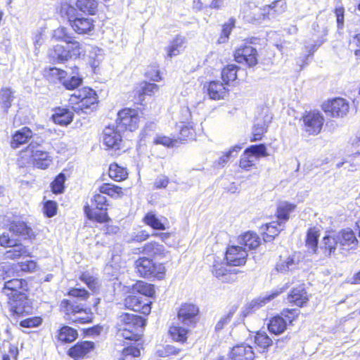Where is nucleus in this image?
I'll return each mask as SVG.
<instances>
[{"label": "nucleus", "mask_w": 360, "mask_h": 360, "mask_svg": "<svg viewBox=\"0 0 360 360\" xmlns=\"http://www.w3.org/2000/svg\"><path fill=\"white\" fill-rule=\"evenodd\" d=\"M86 47V53L88 52L89 63L92 68H96L103 59V50L98 47L91 46L82 43Z\"/></svg>", "instance_id": "34"}, {"label": "nucleus", "mask_w": 360, "mask_h": 360, "mask_svg": "<svg viewBox=\"0 0 360 360\" xmlns=\"http://www.w3.org/2000/svg\"><path fill=\"white\" fill-rule=\"evenodd\" d=\"M286 8V2L285 0H276L273 1L271 4L266 6L264 8V11L266 9L268 10V13L271 14L270 12H272L275 14H280L285 11Z\"/></svg>", "instance_id": "56"}, {"label": "nucleus", "mask_w": 360, "mask_h": 360, "mask_svg": "<svg viewBox=\"0 0 360 360\" xmlns=\"http://www.w3.org/2000/svg\"><path fill=\"white\" fill-rule=\"evenodd\" d=\"M159 89V86L153 83L143 82L141 84L140 89L138 91L139 94V101L142 102L144 96H152Z\"/></svg>", "instance_id": "51"}, {"label": "nucleus", "mask_w": 360, "mask_h": 360, "mask_svg": "<svg viewBox=\"0 0 360 360\" xmlns=\"http://www.w3.org/2000/svg\"><path fill=\"white\" fill-rule=\"evenodd\" d=\"M212 274L223 282H230L234 279L231 278L232 274L228 273L226 267L222 264H214L212 267Z\"/></svg>", "instance_id": "47"}, {"label": "nucleus", "mask_w": 360, "mask_h": 360, "mask_svg": "<svg viewBox=\"0 0 360 360\" xmlns=\"http://www.w3.org/2000/svg\"><path fill=\"white\" fill-rule=\"evenodd\" d=\"M241 147L240 146H234L228 152L225 153L219 158L217 164L221 167H224L225 164L229 161L231 157H235L237 155Z\"/></svg>", "instance_id": "58"}, {"label": "nucleus", "mask_w": 360, "mask_h": 360, "mask_svg": "<svg viewBox=\"0 0 360 360\" xmlns=\"http://www.w3.org/2000/svg\"><path fill=\"white\" fill-rule=\"evenodd\" d=\"M108 201L106 197L101 193H95L91 199V205L86 204L84 211L90 220L99 223L107 222L110 218L107 213Z\"/></svg>", "instance_id": "5"}, {"label": "nucleus", "mask_w": 360, "mask_h": 360, "mask_svg": "<svg viewBox=\"0 0 360 360\" xmlns=\"http://www.w3.org/2000/svg\"><path fill=\"white\" fill-rule=\"evenodd\" d=\"M135 266L139 275L144 278H157L161 279L165 274L162 264L155 263L151 259L140 257L135 262Z\"/></svg>", "instance_id": "6"}, {"label": "nucleus", "mask_w": 360, "mask_h": 360, "mask_svg": "<svg viewBox=\"0 0 360 360\" xmlns=\"http://www.w3.org/2000/svg\"><path fill=\"white\" fill-rule=\"evenodd\" d=\"M297 315V310L295 309L283 310L281 316H275L269 319L267 323L269 331L277 335L283 333L287 328V321L291 323Z\"/></svg>", "instance_id": "8"}, {"label": "nucleus", "mask_w": 360, "mask_h": 360, "mask_svg": "<svg viewBox=\"0 0 360 360\" xmlns=\"http://www.w3.org/2000/svg\"><path fill=\"white\" fill-rule=\"evenodd\" d=\"M49 57L55 63H63L70 59H77L86 55V47L81 42L66 44L65 46L57 44L51 48Z\"/></svg>", "instance_id": "4"}, {"label": "nucleus", "mask_w": 360, "mask_h": 360, "mask_svg": "<svg viewBox=\"0 0 360 360\" xmlns=\"http://www.w3.org/2000/svg\"><path fill=\"white\" fill-rule=\"evenodd\" d=\"M146 326V320L141 316L122 313L117 318V335L126 340H140Z\"/></svg>", "instance_id": "2"}, {"label": "nucleus", "mask_w": 360, "mask_h": 360, "mask_svg": "<svg viewBox=\"0 0 360 360\" xmlns=\"http://www.w3.org/2000/svg\"><path fill=\"white\" fill-rule=\"evenodd\" d=\"M319 233L315 228H311L308 230L306 237V246L308 250L314 254H318L319 248L318 247Z\"/></svg>", "instance_id": "37"}, {"label": "nucleus", "mask_w": 360, "mask_h": 360, "mask_svg": "<svg viewBox=\"0 0 360 360\" xmlns=\"http://www.w3.org/2000/svg\"><path fill=\"white\" fill-rule=\"evenodd\" d=\"M247 250L240 245H231L226 249L225 259L230 266H241L246 262Z\"/></svg>", "instance_id": "15"}, {"label": "nucleus", "mask_w": 360, "mask_h": 360, "mask_svg": "<svg viewBox=\"0 0 360 360\" xmlns=\"http://www.w3.org/2000/svg\"><path fill=\"white\" fill-rule=\"evenodd\" d=\"M280 292H274L268 296L252 300L249 304V308L252 310H256V309H259V307L266 304L270 300L275 298Z\"/></svg>", "instance_id": "57"}, {"label": "nucleus", "mask_w": 360, "mask_h": 360, "mask_svg": "<svg viewBox=\"0 0 360 360\" xmlns=\"http://www.w3.org/2000/svg\"><path fill=\"white\" fill-rule=\"evenodd\" d=\"M8 300L11 311L13 314L20 316L32 311V306L25 293L9 297Z\"/></svg>", "instance_id": "14"}, {"label": "nucleus", "mask_w": 360, "mask_h": 360, "mask_svg": "<svg viewBox=\"0 0 360 360\" xmlns=\"http://www.w3.org/2000/svg\"><path fill=\"white\" fill-rule=\"evenodd\" d=\"M72 21L70 26L76 33L79 34H89L94 28V20L90 18L79 17Z\"/></svg>", "instance_id": "25"}, {"label": "nucleus", "mask_w": 360, "mask_h": 360, "mask_svg": "<svg viewBox=\"0 0 360 360\" xmlns=\"http://www.w3.org/2000/svg\"><path fill=\"white\" fill-rule=\"evenodd\" d=\"M323 109L332 117H343L349 111V103L344 98H336L323 104Z\"/></svg>", "instance_id": "18"}, {"label": "nucleus", "mask_w": 360, "mask_h": 360, "mask_svg": "<svg viewBox=\"0 0 360 360\" xmlns=\"http://www.w3.org/2000/svg\"><path fill=\"white\" fill-rule=\"evenodd\" d=\"M271 117H268L267 120L262 122L259 120H257L254 125L252 131V141H256L262 139L263 134L266 131L268 123L271 122Z\"/></svg>", "instance_id": "44"}, {"label": "nucleus", "mask_w": 360, "mask_h": 360, "mask_svg": "<svg viewBox=\"0 0 360 360\" xmlns=\"http://www.w3.org/2000/svg\"><path fill=\"white\" fill-rule=\"evenodd\" d=\"M303 130L309 135L319 134L323 127L324 118L319 112L310 111L302 116Z\"/></svg>", "instance_id": "12"}, {"label": "nucleus", "mask_w": 360, "mask_h": 360, "mask_svg": "<svg viewBox=\"0 0 360 360\" xmlns=\"http://www.w3.org/2000/svg\"><path fill=\"white\" fill-rule=\"evenodd\" d=\"M60 13L63 17L67 18L70 25L73 22L72 20H77L79 18L77 9L74 6L67 4L62 5Z\"/></svg>", "instance_id": "53"}, {"label": "nucleus", "mask_w": 360, "mask_h": 360, "mask_svg": "<svg viewBox=\"0 0 360 360\" xmlns=\"http://www.w3.org/2000/svg\"><path fill=\"white\" fill-rule=\"evenodd\" d=\"M53 38L58 41H65L66 44H72V42H79L75 39L68 30L65 27H60L56 29L53 33Z\"/></svg>", "instance_id": "45"}, {"label": "nucleus", "mask_w": 360, "mask_h": 360, "mask_svg": "<svg viewBox=\"0 0 360 360\" xmlns=\"http://www.w3.org/2000/svg\"><path fill=\"white\" fill-rule=\"evenodd\" d=\"M109 176L116 181H121L127 178L128 173L126 168L112 163L109 167Z\"/></svg>", "instance_id": "41"}, {"label": "nucleus", "mask_w": 360, "mask_h": 360, "mask_svg": "<svg viewBox=\"0 0 360 360\" xmlns=\"http://www.w3.org/2000/svg\"><path fill=\"white\" fill-rule=\"evenodd\" d=\"M32 139V141H39L41 139L37 137V139L34 140L35 137L32 130L27 127H24L14 133L12 136L11 146L12 148L15 149L20 146L26 143Z\"/></svg>", "instance_id": "23"}, {"label": "nucleus", "mask_w": 360, "mask_h": 360, "mask_svg": "<svg viewBox=\"0 0 360 360\" xmlns=\"http://www.w3.org/2000/svg\"><path fill=\"white\" fill-rule=\"evenodd\" d=\"M153 143L155 145H162L167 148H172L177 143V139L162 134H157Z\"/></svg>", "instance_id": "55"}, {"label": "nucleus", "mask_w": 360, "mask_h": 360, "mask_svg": "<svg viewBox=\"0 0 360 360\" xmlns=\"http://www.w3.org/2000/svg\"><path fill=\"white\" fill-rule=\"evenodd\" d=\"M204 88H207V94L212 100L222 99L227 93L224 84L219 81H212Z\"/></svg>", "instance_id": "28"}, {"label": "nucleus", "mask_w": 360, "mask_h": 360, "mask_svg": "<svg viewBox=\"0 0 360 360\" xmlns=\"http://www.w3.org/2000/svg\"><path fill=\"white\" fill-rule=\"evenodd\" d=\"M44 142L43 139L32 141L27 148V152L31 153V158L34 165L39 169H46L52 162V157L49 153L41 150L39 147Z\"/></svg>", "instance_id": "7"}, {"label": "nucleus", "mask_w": 360, "mask_h": 360, "mask_svg": "<svg viewBox=\"0 0 360 360\" xmlns=\"http://www.w3.org/2000/svg\"><path fill=\"white\" fill-rule=\"evenodd\" d=\"M69 298L64 299L60 302L61 311L65 313L69 319L81 323H90L93 315L91 309L86 307L85 302L89 297V293L84 288H72L68 294Z\"/></svg>", "instance_id": "1"}, {"label": "nucleus", "mask_w": 360, "mask_h": 360, "mask_svg": "<svg viewBox=\"0 0 360 360\" xmlns=\"http://www.w3.org/2000/svg\"><path fill=\"white\" fill-rule=\"evenodd\" d=\"M240 246L248 251L254 250L260 244L259 237L254 232L248 231L238 238Z\"/></svg>", "instance_id": "29"}, {"label": "nucleus", "mask_w": 360, "mask_h": 360, "mask_svg": "<svg viewBox=\"0 0 360 360\" xmlns=\"http://www.w3.org/2000/svg\"><path fill=\"white\" fill-rule=\"evenodd\" d=\"M134 289L138 292L139 295L143 297H153L155 293L154 286L151 284L139 281L134 285Z\"/></svg>", "instance_id": "52"}, {"label": "nucleus", "mask_w": 360, "mask_h": 360, "mask_svg": "<svg viewBox=\"0 0 360 360\" xmlns=\"http://www.w3.org/2000/svg\"><path fill=\"white\" fill-rule=\"evenodd\" d=\"M122 132L116 125L112 124L106 127L103 131L102 141L103 145L108 149L115 150L122 149L124 148Z\"/></svg>", "instance_id": "11"}, {"label": "nucleus", "mask_w": 360, "mask_h": 360, "mask_svg": "<svg viewBox=\"0 0 360 360\" xmlns=\"http://www.w3.org/2000/svg\"><path fill=\"white\" fill-rule=\"evenodd\" d=\"M5 258L8 259L16 260L21 257H31V252L30 250L22 243H18L17 241L15 245L10 247L4 254Z\"/></svg>", "instance_id": "26"}, {"label": "nucleus", "mask_w": 360, "mask_h": 360, "mask_svg": "<svg viewBox=\"0 0 360 360\" xmlns=\"http://www.w3.org/2000/svg\"><path fill=\"white\" fill-rule=\"evenodd\" d=\"M82 78L78 76H71L68 79H64L62 82L63 85L65 87V89L69 90H73L77 88L79 86L82 84Z\"/></svg>", "instance_id": "61"}, {"label": "nucleus", "mask_w": 360, "mask_h": 360, "mask_svg": "<svg viewBox=\"0 0 360 360\" xmlns=\"http://www.w3.org/2000/svg\"><path fill=\"white\" fill-rule=\"evenodd\" d=\"M37 267V264L33 260H27L25 262H20L14 266L16 271H22L23 272H32Z\"/></svg>", "instance_id": "63"}, {"label": "nucleus", "mask_w": 360, "mask_h": 360, "mask_svg": "<svg viewBox=\"0 0 360 360\" xmlns=\"http://www.w3.org/2000/svg\"><path fill=\"white\" fill-rule=\"evenodd\" d=\"M13 92L10 88H2L0 91V105L5 112L11 108L12 101H13Z\"/></svg>", "instance_id": "46"}, {"label": "nucleus", "mask_w": 360, "mask_h": 360, "mask_svg": "<svg viewBox=\"0 0 360 360\" xmlns=\"http://www.w3.org/2000/svg\"><path fill=\"white\" fill-rule=\"evenodd\" d=\"M66 177L63 173H60L51 184L52 191L54 193H61L64 190V184Z\"/></svg>", "instance_id": "59"}, {"label": "nucleus", "mask_w": 360, "mask_h": 360, "mask_svg": "<svg viewBox=\"0 0 360 360\" xmlns=\"http://www.w3.org/2000/svg\"><path fill=\"white\" fill-rule=\"evenodd\" d=\"M94 348V343L91 341H81L70 347L68 354L75 360L84 358Z\"/></svg>", "instance_id": "24"}, {"label": "nucleus", "mask_w": 360, "mask_h": 360, "mask_svg": "<svg viewBox=\"0 0 360 360\" xmlns=\"http://www.w3.org/2000/svg\"><path fill=\"white\" fill-rule=\"evenodd\" d=\"M295 208V205L287 202H281L277 207L278 225L282 226L289 219V214Z\"/></svg>", "instance_id": "32"}, {"label": "nucleus", "mask_w": 360, "mask_h": 360, "mask_svg": "<svg viewBox=\"0 0 360 360\" xmlns=\"http://www.w3.org/2000/svg\"><path fill=\"white\" fill-rule=\"evenodd\" d=\"M76 6L81 12L88 15H95L98 11L97 0H76Z\"/></svg>", "instance_id": "36"}, {"label": "nucleus", "mask_w": 360, "mask_h": 360, "mask_svg": "<svg viewBox=\"0 0 360 360\" xmlns=\"http://www.w3.org/2000/svg\"><path fill=\"white\" fill-rule=\"evenodd\" d=\"M98 191L102 194H107L115 198H120L123 195L122 188L121 187L110 184H103L99 186Z\"/></svg>", "instance_id": "43"}, {"label": "nucleus", "mask_w": 360, "mask_h": 360, "mask_svg": "<svg viewBox=\"0 0 360 360\" xmlns=\"http://www.w3.org/2000/svg\"><path fill=\"white\" fill-rule=\"evenodd\" d=\"M267 155L266 148L264 144L251 146L246 148L241 155L240 167L249 170L251 167L255 165L259 158L266 157Z\"/></svg>", "instance_id": "9"}, {"label": "nucleus", "mask_w": 360, "mask_h": 360, "mask_svg": "<svg viewBox=\"0 0 360 360\" xmlns=\"http://www.w3.org/2000/svg\"><path fill=\"white\" fill-rule=\"evenodd\" d=\"M199 313L198 307L193 304H183L178 311V320L184 326L194 327L197 323V316Z\"/></svg>", "instance_id": "13"}, {"label": "nucleus", "mask_w": 360, "mask_h": 360, "mask_svg": "<svg viewBox=\"0 0 360 360\" xmlns=\"http://www.w3.org/2000/svg\"><path fill=\"white\" fill-rule=\"evenodd\" d=\"M184 43V37L179 35L176 36L169 42V44L165 49L167 52V57L172 58L174 56L179 55L184 49L183 46Z\"/></svg>", "instance_id": "33"}, {"label": "nucleus", "mask_w": 360, "mask_h": 360, "mask_svg": "<svg viewBox=\"0 0 360 360\" xmlns=\"http://www.w3.org/2000/svg\"><path fill=\"white\" fill-rule=\"evenodd\" d=\"M143 252L150 256H158L164 257L167 252L165 247L156 242H151L146 244L143 248Z\"/></svg>", "instance_id": "38"}, {"label": "nucleus", "mask_w": 360, "mask_h": 360, "mask_svg": "<svg viewBox=\"0 0 360 360\" xmlns=\"http://www.w3.org/2000/svg\"><path fill=\"white\" fill-rule=\"evenodd\" d=\"M229 359L231 360H254L255 353L251 346L243 343L232 348Z\"/></svg>", "instance_id": "22"}, {"label": "nucleus", "mask_w": 360, "mask_h": 360, "mask_svg": "<svg viewBox=\"0 0 360 360\" xmlns=\"http://www.w3.org/2000/svg\"><path fill=\"white\" fill-rule=\"evenodd\" d=\"M255 342L262 349V352H264L273 342L265 332H257L255 336Z\"/></svg>", "instance_id": "50"}, {"label": "nucleus", "mask_w": 360, "mask_h": 360, "mask_svg": "<svg viewBox=\"0 0 360 360\" xmlns=\"http://www.w3.org/2000/svg\"><path fill=\"white\" fill-rule=\"evenodd\" d=\"M141 352L139 348L129 346L123 349L122 360H135L134 358L139 356Z\"/></svg>", "instance_id": "62"}, {"label": "nucleus", "mask_w": 360, "mask_h": 360, "mask_svg": "<svg viewBox=\"0 0 360 360\" xmlns=\"http://www.w3.org/2000/svg\"><path fill=\"white\" fill-rule=\"evenodd\" d=\"M53 121L58 124L66 126L73 120V113L66 108H57L52 115Z\"/></svg>", "instance_id": "31"}, {"label": "nucleus", "mask_w": 360, "mask_h": 360, "mask_svg": "<svg viewBox=\"0 0 360 360\" xmlns=\"http://www.w3.org/2000/svg\"><path fill=\"white\" fill-rule=\"evenodd\" d=\"M298 268V260L294 257L289 256L285 259H280L276 265V270L282 274L293 271Z\"/></svg>", "instance_id": "35"}, {"label": "nucleus", "mask_w": 360, "mask_h": 360, "mask_svg": "<svg viewBox=\"0 0 360 360\" xmlns=\"http://www.w3.org/2000/svg\"><path fill=\"white\" fill-rule=\"evenodd\" d=\"M188 331L189 330L185 327L172 326L169 328V333L173 340L183 343L187 340Z\"/></svg>", "instance_id": "39"}, {"label": "nucleus", "mask_w": 360, "mask_h": 360, "mask_svg": "<svg viewBox=\"0 0 360 360\" xmlns=\"http://www.w3.org/2000/svg\"><path fill=\"white\" fill-rule=\"evenodd\" d=\"M235 60L238 63H245L248 67H253L257 63V51L251 46H245L238 49L234 54Z\"/></svg>", "instance_id": "17"}, {"label": "nucleus", "mask_w": 360, "mask_h": 360, "mask_svg": "<svg viewBox=\"0 0 360 360\" xmlns=\"http://www.w3.org/2000/svg\"><path fill=\"white\" fill-rule=\"evenodd\" d=\"M236 309L232 308L229 313L224 316L221 317L219 321L217 323L215 330L219 331L224 328L231 321L233 314L236 312Z\"/></svg>", "instance_id": "64"}, {"label": "nucleus", "mask_w": 360, "mask_h": 360, "mask_svg": "<svg viewBox=\"0 0 360 360\" xmlns=\"http://www.w3.org/2000/svg\"><path fill=\"white\" fill-rule=\"evenodd\" d=\"M124 305L127 309L148 314L150 311V302L141 295H129L124 300Z\"/></svg>", "instance_id": "16"}, {"label": "nucleus", "mask_w": 360, "mask_h": 360, "mask_svg": "<svg viewBox=\"0 0 360 360\" xmlns=\"http://www.w3.org/2000/svg\"><path fill=\"white\" fill-rule=\"evenodd\" d=\"M8 226L9 231L22 239L31 238L34 235L32 228L20 219L13 220Z\"/></svg>", "instance_id": "21"}, {"label": "nucleus", "mask_w": 360, "mask_h": 360, "mask_svg": "<svg viewBox=\"0 0 360 360\" xmlns=\"http://www.w3.org/2000/svg\"><path fill=\"white\" fill-rule=\"evenodd\" d=\"M237 70L238 67L233 64L228 65L222 70L221 78L225 84H229L230 82L237 79Z\"/></svg>", "instance_id": "49"}, {"label": "nucleus", "mask_w": 360, "mask_h": 360, "mask_svg": "<svg viewBox=\"0 0 360 360\" xmlns=\"http://www.w3.org/2000/svg\"><path fill=\"white\" fill-rule=\"evenodd\" d=\"M143 222L150 226L153 229L164 231L166 229V226L164 223L157 217L156 214L153 212H148L143 217Z\"/></svg>", "instance_id": "40"}, {"label": "nucleus", "mask_w": 360, "mask_h": 360, "mask_svg": "<svg viewBox=\"0 0 360 360\" xmlns=\"http://www.w3.org/2000/svg\"><path fill=\"white\" fill-rule=\"evenodd\" d=\"M338 245V240L335 236H326L323 238L319 250L322 252L324 257H328L335 255Z\"/></svg>", "instance_id": "30"}, {"label": "nucleus", "mask_w": 360, "mask_h": 360, "mask_svg": "<svg viewBox=\"0 0 360 360\" xmlns=\"http://www.w3.org/2000/svg\"><path fill=\"white\" fill-rule=\"evenodd\" d=\"M139 120L137 110L125 108L118 112L116 126L122 131L125 130L133 131L139 127Z\"/></svg>", "instance_id": "10"}, {"label": "nucleus", "mask_w": 360, "mask_h": 360, "mask_svg": "<svg viewBox=\"0 0 360 360\" xmlns=\"http://www.w3.org/2000/svg\"><path fill=\"white\" fill-rule=\"evenodd\" d=\"M266 233L264 236V241H271L284 229V225L279 226L277 221H272L265 225Z\"/></svg>", "instance_id": "48"}, {"label": "nucleus", "mask_w": 360, "mask_h": 360, "mask_svg": "<svg viewBox=\"0 0 360 360\" xmlns=\"http://www.w3.org/2000/svg\"><path fill=\"white\" fill-rule=\"evenodd\" d=\"M98 98L94 90L84 87L77 90L70 98L72 110L79 115L89 114L97 106Z\"/></svg>", "instance_id": "3"}, {"label": "nucleus", "mask_w": 360, "mask_h": 360, "mask_svg": "<svg viewBox=\"0 0 360 360\" xmlns=\"http://www.w3.org/2000/svg\"><path fill=\"white\" fill-rule=\"evenodd\" d=\"M77 337V330L68 326H63L58 331V338L63 342H73Z\"/></svg>", "instance_id": "42"}, {"label": "nucleus", "mask_w": 360, "mask_h": 360, "mask_svg": "<svg viewBox=\"0 0 360 360\" xmlns=\"http://www.w3.org/2000/svg\"><path fill=\"white\" fill-rule=\"evenodd\" d=\"M7 277H4V280H6ZM27 282L23 279L13 278L5 281L2 292L7 296L13 297L18 294L23 293L22 290H25Z\"/></svg>", "instance_id": "19"}, {"label": "nucleus", "mask_w": 360, "mask_h": 360, "mask_svg": "<svg viewBox=\"0 0 360 360\" xmlns=\"http://www.w3.org/2000/svg\"><path fill=\"white\" fill-rule=\"evenodd\" d=\"M338 245L342 250L355 249L358 244V240L351 229H344L335 235Z\"/></svg>", "instance_id": "20"}, {"label": "nucleus", "mask_w": 360, "mask_h": 360, "mask_svg": "<svg viewBox=\"0 0 360 360\" xmlns=\"http://www.w3.org/2000/svg\"><path fill=\"white\" fill-rule=\"evenodd\" d=\"M288 300L297 307H303L308 302L309 297L304 286L299 285L291 290Z\"/></svg>", "instance_id": "27"}, {"label": "nucleus", "mask_w": 360, "mask_h": 360, "mask_svg": "<svg viewBox=\"0 0 360 360\" xmlns=\"http://www.w3.org/2000/svg\"><path fill=\"white\" fill-rule=\"evenodd\" d=\"M251 11L248 13L245 8H244V12L245 13V17L248 20L254 22L259 21L262 18H264V13H262L260 8H259L255 4H251L249 6Z\"/></svg>", "instance_id": "54"}, {"label": "nucleus", "mask_w": 360, "mask_h": 360, "mask_svg": "<svg viewBox=\"0 0 360 360\" xmlns=\"http://www.w3.org/2000/svg\"><path fill=\"white\" fill-rule=\"evenodd\" d=\"M66 75L67 72L65 70L54 67L49 69L48 77L53 82L58 81L62 83Z\"/></svg>", "instance_id": "60"}]
</instances>
